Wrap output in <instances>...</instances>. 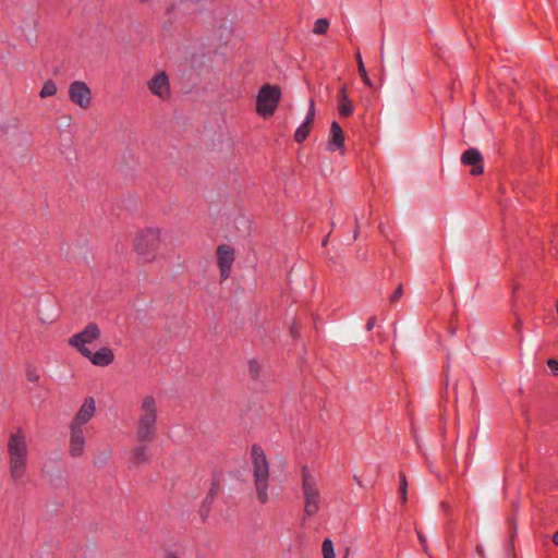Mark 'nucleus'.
I'll return each instance as SVG.
<instances>
[{
    "instance_id": "1",
    "label": "nucleus",
    "mask_w": 558,
    "mask_h": 558,
    "mask_svg": "<svg viewBox=\"0 0 558 558\" xmlns=\"http://www.w3.org/2000/svg\"><path fill=\"white\" fill-rule=\"evenodd\" d=\"M7 450L9 456L10 475L14 482L20 481L27 468L28 446L23 429L10 433Z\"/></svg>"
},
{
    "instance_id": "2",
    "label": "nucleus",
    "mask_w": 558,
    "mask_h": 558,
    "mask_svg": "<svg viewBox=\"0 0 558 558\" xmlns=\"http://www.w3.org/2000/svg\"><path fill=\"white\" fill-rule=\"evenodd\" d=\"M157 401L147 395L140 404L138 426L136 430L137 440L141 442L151 441L156 435Z\"/></svg>"
},
{
    "instance_id": "3",
    "label": "nucleus",
    "mask_w": 558,
    "mask_h": 558,
    "mask_svg": "<svg viewBox=\"0 0 558 558\" xmlns=\"http://www.w3.org/2000/svg\"><path fill=\"white\" fill-rule=\"evenodd\" d=\"M160 243L159 229L149 228L137 234L134 242L136 253L146 262L155 258Z\"/></svg>"
},
{
    "instance_id": "4",
    "label": "nucleus",
    "mask_w": 558,
    "mask_h": 558,
    "mask_svg": "<svg viewBox=\"0 0 558 558\" xmlns=\"http://www.w3.org/2000/svg\"><path fill=\"white\" fill-rule=\"evenodd\" d=\"M281 90L277 85L266 84L258 90L256 97V111L267 119L271 117L280 101Z\"/></svg>"
},
{
    "instance_id": "5",
    "label": "nucleus",
    "mask_w": 558,
    "mask_h": 558,
    "mask_svg": "<svg viewBox=\"0 0 558 558\" xmlns=\"http://www.w3.org/2000/svg\"><path fill=\"white\" fill-rule=\"evenodd\" d=\"M253 474L257 488H265L269 477V465L265 451L262 447L254 445L251 450Z\"/></svg>"
},
{
    "instance_id": "6",
    "label": "nucleus",
    "mask_w": 558,
    "mask_h": 558,
    "mask_svg": "<svg viewBox=\"0 0 558 558\" xmlns=\"http://www.w3.org/2000/svg\"><path fill=\"white\" fill-rule=\"evenodd\" d=\"M100 336L99 327L90 323L88 324L84 330L78 333L73 335L69 339V344L75 348L83 356H89L90 350L85 345L87 343H92Z\"/></svg>"
},
{
    "instance_id": "7",
    "label": "nucleus",
    "mask_w": 558,
    "mask_h": 558,
    "mask_svg": "<svg viewBox=\"0 0 558 558\" xmlns=\"http://www.w3.org/2000/svg\"><path fill=\"white\" fill-rule=\"evenodd\" d=\"M69 98L83 110L92 106V90L85 82H72L69 86Z\"/></svg>"
},
{
    "instance_id": "8",
    "label": "nucleus",
    "mask_w": 558,
    "mask_h": 558,
    "mask_svg": "<svg viewBox=\"0 0 558 558\" xmlns=\"http://www.w3.org/2000/svg\"><path fill=\"white\" fill-rule=\"evenodd\" d=\"M234 260V251L229 245L222 244L217 247V262L220 268V276L225 280L229 277Z\"/></svg>"
},
{
    "instance_id": "9",
    "label": "nucleus",
    "mask_w": 558,
    "mask_h": 558,
    "mask_svg": "<svg viewBox=\"0 0 558 558\" xmlns=\"http://www.w3.org/2000/svg\"><path fill=\"white\" fill-rule=\"evenodd\" d=\"M96 411V403L94 398H86L84 403L81 405L76 415L70 423V426L83 428V426L89 422Z\"/></svg>"
},
{
    "instance_id": "10",
    "label": "nucleus",
    "mask_w": 558,
    "mask_h": 558,
    "mask_svg": "<svg viewBox=\"0 0 558 558\" xmlns=\"http://www.w3.org/2000/svg\"><path fill=\"white\" fill-rule=\"evenodd\" d=\"M85 447L84 428L70 426L69 453L73 458L81 457Z\"/></svg>"
},
{
    "instance_id": "11",
    "label": "nucleus",
    "mask_w": 558,
    "mask_h": 558,
    "mask_svg": "<svg viewBox=\"0 0 558 558\" xmlns=\"http://www.w3.org/2000/svg\"><path fill=\"white\" fill-rule=\"evenodd\" d=\"M149 90L160 97L167 98L169 95V81L168 76L165 72L157 73L149 82H148Z\"/></svg>"
},
{
    "instance_id": "12",
    "label": "nucleus",
    "mask_w": 558,
    "mask_h": 558,
    "mask_svg": "<svg viewBox=\"0 0 558 558\" xmlns=\"http://www.w3.org/2000/svg\"><path fill=\"white\" fill-rule=\"evenodd\" d=\"M344 143V133L338 122L333 121L330 126L329 142L327 149L333 151L341 148Z\"/></svg>"
},
{
    "instance_id": "13",
    "label": "nucleus",
    "mask_w": 558,
    "mask_h": 558,
    "mask_svg": "<svg viewBox=\"0 0 558 558\" xmlns=\"http://www.w3.org/2000/svg\"><path fill=\"white\" fill-rule=\"evenodd\" d=\"M86 357L96 366H107L113 362L114 354L112 350L104 347L95 353L90 351V355Z\"/></svg>"
},
{
    "instance_id": "14",
    "label": "nucleus",
    "mask_w": 558,
    "mask_h": 558,
    "mask_svg": "<svg viewBox=\"0 0 558 558\" xmlns=\"http://www.w3.org/2000/svg\"><path fill=\"white\" fill-rule=\"evenodd\" d=\"M305 505H304V512L306 515L311 517L314 515L320 505V496L318 490H305L304 496Z\"/></svg>"
},
{
    "instance_id": "15",
    "label": "nucleus",
    "mask_w": 558,
    "mask_h": 558,
    "mask_svg": "<svg viewBox=\"0 0 558 558\" xmlns=\"http://www.w3.org/2000/svg\"><path fill=\"white\" fill-rule=\"evenodd\" d=\"M339 102H338V111L341 117H349L353 113V105L350 100L347 88L342 86L339 90Z\"/></svg>"
},
{
    "instance_id": "16",
    "label": "nucleus",
    "mask_w": 558,
    "mask_h": 558,
    "mask_svg": "<svg viewBox=\"0 0 558 558\" xmlns=\"http://www.w3.org/2000/svg\"><path fill=\"white\" fill-rule=\"evenodd\" d=\"M483 160L482 154L476 148L465 150L461 156V162L465 166H475Z\"/></svg>"
},
{
    "instance_id": "17",
    "label": "nucleus",
    "mask_w": 558,
    "mask_h": 558,
    "mask_svg": "<svg viewBox=\"0 0 558 558\" xmlns=\"http://www.w3.org/2000/svg\"><path fill=\"white\" fill-rule=\"evenodd\" d=\"M302 476H303V488H314L315 486H317L319 484L317 475L307 468L303 469Z\"/></svg>"
},
{
    "instance_id": "18",
    "label": "nucleus",
    "mask_w": 558,
    "mask_h": 558,
    "mask_svg": "<svg viewBox=\"0 0 558 558\" xmlns=\"http://www.w3.org/2000/svg\"><path fill=\"white\" fill-rule=\"evenodd\" d=\"M148 459H149V456H148L147 448L146 447H137L133 451L131 461L133 464L140 465L144 462H147Z\"/></svg>"
},
{
    "instance_id": "19",
    "label": "nucleus",
    "mask_w": 558,
    "mask_h": 558,
    "mask_svg": "<svg viewBox=\"0 0 558 558\" xmlns=\"http://www.w3.org/2000/svg\"><path fill=\"white\" fill-rule=\"evenodd\" d=\"M356 61H357V68H359V74L363 82L369 86L373 87V82L369 80L367 71L365 69L364 62L362 60V56L360 52L356 53Z\"/></svg>"
},
{
    "instance_id": "20",
    "label": "nucleus",
    "mask_w": 558,
    "mask_h": 558,
    "mask_svg": "<svg viewBox=\"0 0 558 558\" xmlns=\"http://www.w3.org/2000/svg\"><path fill=\"white\" fill-rule=\"evenodd\" d=\"M56 93H57L56 83L51 80H48L45 82L39 95L41 98H47V97L56 95Z\"/></svg>"
},
{
    "instance_id": "21",
    "label": "nucleus",
    "mask_w": 558,
    "mask_h": 558,
    "mask_svg": "<svg viewBox=\"0 0 558 558\" xmlns=\"http://www.w3.org/2000/svg\"><path fill=\"white\" fill-rule=\"evenodd\" d=\"M329 21L327 19H318L314 23L313 33L316 35H323L328 31Z\"/></svg>"
},
{
    "instance_id": "22",
    "label": "nucleus",
    "mask_w": 558,
    "mask_h": 558,
    "mask_svg": "<svg viewBox=\"0 0 558 558\" xmlns=\"http://www.w3.org/2000/svg\"><path fill=\"white\" fill-rule=\"evenodd\" d=\"M310 131H311V126L305 124V123H302L295 131V134H294V140L298 142V143H301L303 142L310 134Z\"/></svg>"
},
{
    "instance_id": "23",
    "label": "nucleus",
    "mask_w": 558,
    "mask_h": 558,
    "mask_svg": "<svg viewBox=\"0 0 558 558\" xmlns=\"http://www.w3.org/2000/svg\"><path fill=\"white\" fill-rule=\"evenodd\" d=\"M322 551L324 558H335L333 544L330 538H326L322 545Z\"/></svg>"
},
{
    "instance_id": "24",
    "label": "nucleus",
    "mask_w": 558,
    "mask_h": 558,
    "mask_svg": "<svg viewBox=\"0 0 558 558\" xmlns=\"http://www.w3.org/2000/svg\"><path fill=\"white\" fill-rule=\"evenodd\" d=\"M109 460V452L104 451L95 456L94 464L96 468H104Z\"/></svg>"
},
{
    "instance_id": "25",
    "label": "nucleus",
    "mask_w": 558,
    "mask_h": 558,
    "mask_svg": "<svg viewBox=\"0 0 558 558\" xmlns=\"http://www.w3.org/2000/svg\"><path fill=\"white\" fill-rule=\"evenodd\" d=\"M314 118H315V102H314L313 99H311L310 108H308L307 114H306L305 120H304L303 123L312 126Z\"/></svg>"
},
{
    "instance_id": "26",
    "label": "nucleus",
    "mask_w": 558,
    "mask_h": 558,
    "mask_svg": "<svg viewBox=\"0 0 558 558\" xmlns=\"http://www.w3.org/2000/svg\"><path fill=\"white\" fill-rule=\"evenodd\" d=\"M214 499H215V493H214V490H209V493L207 494V497L204 500V507H203L202 511L205 510L207 513L209 511V504H211Z\"/></svg>"
},
{
    "instance_id": "27",
    "label": "nucleus",
    "mask_w": 558,
    "mask_h": 558,
    "mask_svg": "<svg viewBox=\"0 0 558 558\" xmlns=\"http://www.w3.org/2000/svg\"><path fill=\"white\" fill-rule=\"evenodd\" d=\"M26 377L29 381L35 383L39 379V374L35 368H28L26 371Z\"/></svg>"
},
{
    "instance_id": "28",
    "label": "nucleus",
    "mask_w": 558,
    "mask_h": 558,
    "mask_svg": "<svg viewBox=\"0 0 558 558\" xmlns=\"http://www.w3.org/2000/svg\"><path fill=\"white\" fill-rule=\"evenodd\" d=\"M403 295V289H402V286H399L396 291L392 293V295L390 296V302L391 303H395L397 301H399Z\"/></svg>"
},
{
    "instance_id": "29",
    "label": "nucleus",
    "mask_w": 558,
    "mask_h": 558,
    "mask_svg": "<svg viewBox=\"0 0 558 558\" xmlns=\"http://www.w3.org/2000/svg\"><path fill=\"white\" fill-rule=\"evenodd\" d=\"M256 498L260 504H265L268 500L267 490H256Z\"/></svg>"
},
{
    "instance_id": "30",
    "label": "nucleus",
    "mask_w": 558,
    "mask_h": 558,
    "mask_svg": "<svg viewBox=\"0 0 558 558\" xmlns=\"http://www.w3.org/2000/svg\"><path fill=\"white\" fill-rule=\"evenodd\" d=\"M547 365L555 375H558V361L556 359H549Z\"/></svg>"
},
{
    "instance_id": "31",
    "label": "nucleus",
    "mask_w": 558,
    "mask_h": 558,
    "mask_svg": "<svg viewBox=\"0 0 558 558\" xmlns=\"http://www.w3.org/2000/svg\"><path fill=\"white\" fill-rule=\"evenodd\" d=\"M417 536H418L421 544L423 545L424 551L428 553L426 536L420 531H417Z\"/></svg>"
},
{
    "instance_id": "32",
    "label": "nucleus",
    "mask_w": 558,
    "mask_h": 558,
    "mask_svg": "<svg viewBox=\"0 0 558 558\" xmlns=\"http://www.w3.org/2000/svg\"><path fill=\"white\" fill-rule=\"evenodd\" d=\"M471 173L473 175H480L483 173V166L481 163H477L475 166H473V169L471 170Z\"/></svg>"
},
{
    "instance_id": "33",
    "label": "nucleus",
    "mask_w": 558,
    "mask_h": 558,
    "mask_svg": "<svg viewBox=\"0 0 558 558\" xmlns=\"http://www.w3.org/2000/svg\"><path fill=\"white\" fill-rule=\"evenodd\" d=\"M375 324H376V317H374V316H373V317H371V318L368 319V322H367V324H366V329H367L368 331H369V330H372V329L374 328Z\"/></svg>"
},
{
    "instance_id": "34",
    "label": "nucleus",
    "mask_w": 558,
    "mask_h": 558,
    "mask_svg": "<svg viewBox=\"0 0 558 558\" xmlns=\"http://www.w3.org/2000/svg\"><path fill=\"white\" fill-rule=\"evenodd\" d=\"M250 371H251V373H253L255 375L257 374V371H258L257 362H255V361L250 362Z\"/></svg>"
},
{
    "instance_id": "35",
    "label": "nucleus",
    "mask_w": 558,
    "mask_h": 558,
    "mask_svg": "<svg viewBox=\"0 0 558 558\" xmlns=\"http://www.w3.org/2000/svg\"><path fill=\"white\" fill-rule=\"evenodd\" d=\"M408 486V483H407V478L403 474H400V488H407Z\"/></svg>"
},
{
    "instance_id": "36",
    "label": "nucleus",
    "mask_w": 558,
    "mask_h": 558,
    "mask_svg": "<svg viewBox=\"0 0 558 558\" xmlns=\"http://www.w3.org/2000/svg\"><path fill=\"white\" fill-rule=\"evenodd\" d=\"M400 499L402 502L407 501V490H400Z\"/></svg>"
},
{
    "instance_id": "37",
    "label": "nucleus",
    "mask_w": 558,
    "mask_h": 558,
    "mask_svg": "<svg viewBox=\"0 0 558 558\" xmlns=\"http://www.w3.org/2000/svg\"><path fill=\"white\" fill-rule=\"evenodd\" d=\"M553 542L555 545H558V531L553 535Z\"/></svg>"
},
{
    "instance_id": "38",
    "label": "nucleus",
    "mask_w": 558,
    "mask_h": 558,
    "mask_svg": "<svg viewBox=\"0 0 558 558\" xmlns=\"http://www.w3.org/2000/svg\"><path fill=\"white\" fill-rule=\"evenodd\" d=\"M166 558H179V557L175 554H173V553H168L166 555Z\"/></svg>"
},
{
    "instance_id": "39",
    "label": "nucleus",
    "mask_w": 558,
    "mask_h": 558,
    "mask_svg": "<svg viewBox=\"0 0 558 558\" xmlns=\"http://www.w3.org/2000/svg\"><path fill=\"white\" fill-rule=\"evenodd\" d=\"M476 550H477L478 555H481V556L484 555V550H483L482 546H477Z\"/></svg>"
},
{
    "instance_id": "40",
    "label": "nucleus",
    "mask_w": 558,
    "mask_h": 558,
    "mask_svg": "<svg viewBox=\"0 0 558 558\" xmlns=\"http://www.w3.org/2000/svg\"><path fill=\"white\" fill-rule=\"evenodd\" d=\"M291 333L293 337L296 336V328L294 326L291 327Z\"/></svg>"
},
{
    "instance_id": "41",
    "label": "nucleus",
    "mask_w": 558,
    "mask_h": 558,
    "mask_svg": "<svg viewBox=\"0 0 558 558\" xmlns=\"http://www.w3.org/2000/svg\"><path fill=\"white\" fill-rule=\"evenodd\" d=\"M356 228H359V221H357V220H356ZM357 233H359V231H357V229H355L354 238H356V236H357Z\"/></svg>"
},
{
    "instance_id": "42",
    "label": "nucleus",
    "mask_w": 558,
    "mask_h": 558,
    "mask_svg": "<svg viewBox=\"0 0 558 558\" xmlns=\"http://www.w3.org/2000/svg\"><path fill=\"white\" fill-rule=\"evenodd\" d=\"M521 325H522V322H521V320H519V322L517 323V325H515V328H517V329H520V328H521Z\"/></svg>"
},
{
    "instance_id": "43",
    "label": "nucleus",
    "mask_w": 558,
    "mask_h": 558,
    "mask_svg": "<svg viewBox=\"0 0 558 558\" xmlns=\"http://www.w3.org/2000/svg\"><path fill=\"white\" fill-rule=\"evenodd\" d=\"M29 25L34 27L36 25L35 21H31Z\"/></svg>"
},
{
    "instance_id": "44",
    "label": "nucleus",
    "mask_w": 558,
    "mask_h": 558,
    "mask_svg": "<svg viewBox=\"0 0 558 558\" xmlns=\"http://www.w3.org/2000/svg\"><path fill=\"white\" fill-rule=\"evenodd\" d=\"M556 310H557V313H558V302H557V306H556Z\"/></svg>"
}]
</instances>
